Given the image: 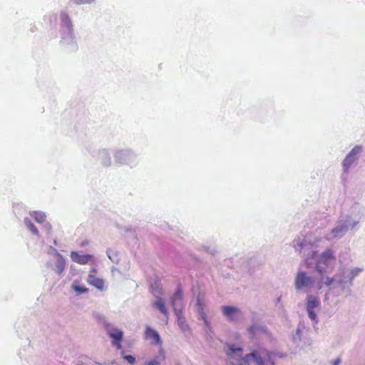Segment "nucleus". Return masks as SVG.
<instances>
[{
  "instance_id": "obj_1",
  "label": "nucleus",
  "mask_w": 365,
  "mask_h": 365,
  "mask_svg": "<svg viewBox=\"0 0 365 365\" xmlns=\"http://www.w3.org/2000/svg\"><path fill=\"white\" fill-rule=\"evenodd\" d=\"M336 261V257L334 255V252L331 249H327L324 252H323L316 262V270L319 274L323 275L324 273L327 272V269L332 265ZM334 279L327 277H324L322 276L320 281L319 282V289H321L322 284H325L327 286L331 285Z\"/></svg>"
},
{
  "instance_id": "obj_2",
  "label": "nucleus",
  "mask_w": 365,
  "mask_h": 365,
  "mask_svg": "<svg viewBox=\"0 0 365 365\" xmlns=\"http://www.w3.org/2000/svg\"><path fill=\"white\" fill-rule=\"evenodd\" d=\"M274 356V352L265 349H259L245 355L243 360L248 362L251 359H253L257 365H274L272 359Z\"/></svg>"
},
{
  "instance_id": "obj_3",
  "label": "nucleus",
  "mask_w": 365,
  "mask_h": 365,
  "mask_svg": "<svg viewBox=\"0 0 365 365\" xmlns=\"http://www.w3.org/2000/svg\"><path fill=\"white\" fill-rule=\"evenodd\" d=\"M314 282V279L307 276L306 272H299L297 273L295 278V287L297 289L310 287Z\"/></svg>"
},
{
  "instance_id": "obj_4",
  "label": "nucleus",
  "mask_w": 365,
  "mask_h": 365,
  "mask_svg": "<svg viewBox=\"0 0 365 365\" xmlns=\"http://www.w3.org/2000/svg\"><path fill=\"white\" fill-rule=\"evenodd\" d=\"M222 314L231 322H237L241 315L240 310L232 306H222Z\"/></svg>"
},
{
  "instance_id": "obj_5",
  "label": "nucleus",
  "mask_w": 365,
  "mask_h": 365,
  "mask_svg": "<svg viewBox=\"0 0 365 365\" xmlns=\"http://www.w3.org/2000/svg\"><path fill=\"white\" fill-rule=\"evenodd\" d=\"M320 305V302L318 297L309 296L307 298V309L309 314V318L312 321L317 320V314L314 312V309L319 308Z\"/></svg>"
},
{
  "instance_id": "obj_6",
  "label": "nucleus",
  "mask_w": 365,
  "mask_h": 365,
  "mask_svg": "<svg viewBox=\"0 0 365 365\" xmlns=\"http://www.w3.org/2000/svg\"><path fill=\"white\" fill-rule=\"evenodd\" d=\"M361 146L356 145L346 155L343 161L344 170L346 171L356 160V156L361 152Z\"/></svg>"
},
{
  "instance_id": "obj_7",
  "label": "nucleus",
  "mask_w": 365,
  "mask_h": 365,
  "mask_svg": "<svg viewBox=\"0 0 365 365\" xmlns=\"http://www.w3.org/2000/svg\"><path fill=\"white\" fill-rule=\"evenodd\" d=\"M108 335L112 339L113 345L118 349H120L122 348L121 341L123 336V331L118 329L114 328L108 331Z\"/></svg>"
},
{
  "instance_id": "obj_8",
  "label": "nucleus",
  "mask_w": 365,
  "mask_h": 365,
  "mask_svg": "<svg viewBox=\"0 0 365 365\" xmlns=\"http://www.w3.org/2000/svg\"><path fill=\"white\" fill-rule=\"evenodd\" d=\"M96 269H92L88 276L87 282L89 284L96 287L99 290L104 289V281L96 276Z\"/></svg>"
},
{
  "instance_id": "obj_9",
  "label": "nucleus",
  "mask_w": 365,
  "mask_h": 365,
  "mask_svg": "<svg viewBox=\"0 0 365 365\" xmlns=\"http://www.w3.org/2000/svg\"><path fill=\"white\" fill-rule=\"evenodd\" d=\"M145 338L150 340L153 344L159 345L161 344L159 334L149 326H147L145 328Z\"/></svg>"
},
{
  "instance_id": "obj_10",
  "label": "nucleus",
  "mask_w": 365,
  "mask_h": 365,
  "mask_svg": "<svg viewBox=\"0 0 365 365\" xmlns=\"http://www.w3.org/2000/svg\"><path fill=\"white\" fill-rule=\"evenodd\" d=\"M71 259L80 264H86L91 261L93 258V255H80L77 252H71Z\"/></svg>"
},
{
  "instance_id": "obj_11",
  "label": "nucleus",
  "mask_w": 365,
  "mask_h": 365,
  "mask_svg": "<svg viewBox=\"0 0 365 365\" xmlns=\"http://www.w3.org/2000/svg\"><path fill=\"white\" fill-rule=\"evenodd\" d=\"M183 297L182 289L180 287H178L174 293L172 299L171 304L175 311H177V305L178 302H182Z\"/></svg>"
},
{
  "instance_id": "obj_12",
  "label": "nucleus",
  "mask_w": 365,
  "mask_h": 365,
  "mask_svg": "<svg viewBox=\"0 0 365 365\" xmlns=\"http://www.w3.org/2000/svg\"><path fill=\"white\" fill-rule=\"evenodd\" d=\"M176 312L178 324L183 331H187L190 329L188 324L186 323L185 318L182 316V312L175 311Z\"/></svg>"
},
{
  "instance_id": "obj_13",
  "label": "nucleus",
  "mask_w": 365,
  "mask_h": 365,
  "mask_svg": "<svg viewBox=\"0 0 365 365\" xmlns=\"http://www.w3.org/2000/svg\"><path fill=\"white\" fill-rule=\"evenodd\" d=\"M153 306L155 307L160 312V313L165 315L166 318L168 317V311L163 299L158 298L156 299L153 303Z\"/></svg>"
},
{
  "instance_id": "obj_14",
  "label": "nucleus",
  "mask_w": 365,
  "mask_h": 365,
  "mask_svg": "<svg viewBox=\"0 0 365 365\" xmlns=\"http://www.w3.org/2000/svg\"><path fill=\"white\" fill-rule=\"evenodd\" d=\"M227 355L230 357H241L242 355V349L240 347L235 348L234 346H230L227 351Z\"/></svg>"
},
{
  "instance_id": "obj_15",
  "label": "nucleus",
  "mask_w": 365,
  "mask_h": 365,
  "mask_svg": "<svg viewBox=\"0 0 365 365\" xmlns=\"http://www.w3.org/2000/svg\"><path fill=\"white\" fill-rule=\"evenodd\" d=\"M347 228L344 225H341L339 227H336V228L333 229L331 230V238H335L339 236H341L344 234V232L346 231Z\"/></svg>"
},
{
  "instance_id": "obj_16",
  "label": "nucleus",
  "mask_w": 365,
  "mask_h": 365,
  "mask_svg": "<svg viewBox=\"0 0 365 365\" xmlns=\"http://www.w3.org/2000/svg\"><path fill=\"white\" fill-rule=\"evenodd\" d=\"M31 216L38 223H42L46 220V215L42 212L34 211Z\"/></svg>"
},
{
  "instance_id": "obj_17",
  "label": "nucleus",
  "mask_w": 365,
  "mask_h": 365,
  "mask_svg": "<svg viewBox=\"0 0 365 365\" xmlns=\"http://www.w3.org/2000/svg\"><path fill=\"white\" fill-rule=\"evenodd\" d=\"M24 223L25 225H26V227H28V229L34 234V235H38V229L35 227V225L32 223V222L31 221L30 219L29 218H25L24 220Z\"/></svg>"
},
{
  "instance_id": "obj_18",
  "label": "nucleus",
  "mask_w": 365,
  "mask_h": 365,
  "mask_svg": "<svg viewBox=\"0 0 365 365\" xmlns=\"http://www.w3.org/2000/svg\"><path fill=\"white\" fill-rule=\"evenodd\" d=\"M60 18L62 23L67 27L71 26V21L68 14L64 11L61 12Z\"/></svg>"
},
{
  "instance_id": "obj_19",
  "label": "nucleus",
  "mask_w": 365,
  "mask_h": 365,
  "mask_svg": "<svg viewBox=\"0 0 365 365\" xmlns=\"http://www.w3.org/2000/svg\"><path fill=\"white\" fill-rule=\"evenodd\" d=\"M72 288L73 289V290L75 292H76L78 294H83V293H86L88 292V289L83 287V286H81L80 284H78L76 282H75L73 285H72Z\"/></svg>"
},
{
  "instance_id": "obj_20",
  "label": "nucleus",
  "mask_w": 365,
  "mask_h": 365,
  "mask_svg": "<svg viewBox=\"0 0 365 365\" xmlns=\"http://www.w3.org/2000/svg\"><path fill=\"white\" fill-rule=\"evenodd\" d=\"M258 331H266V329L263 327H259L257 324H253L249 328V332L250 334H252L253 336H255Z\"/></svg>"
},
{
  "instance_id": "obj_21",
  "label": "nucleus",
  "mask_w": 365,
  "mask_h": 365,
  "mask_svg": "<svg viewBox=\"0 0 365 365\" xmlns=\"http://www.w3.org/2000/svg\"><path fill=\"white\" fill-rule=\"evenodd\" d=\"M65 268V262L63 259H59L56 262V272L58 274H61Z\"/></svg>"
},
{
  "instance_id": "obj_22",
  "label": "nucleus",
  "mask_w": 365,
  "mask_h": 365,
  "mask_svg": "<svg viewBox=\"0 0 365 365\" xmlns=\"http://www.w3.org/2000/svg\"><path fill=\"white\" fill-rule=\"evenodd\" d=\"M124 351L122 352L123 357L125 360H126L130 364H134L135 363V358L131 355H123Z\"/></svg>"
},
{
  "instance_id": "obj_23",
  "label": "nucleus",
  "mask_w": 365,
  "mask_h": 365,
  "mask_svg": "<svg viewBox=\"0 0 365 365\" xmlns=\"http://www.w3.org/2000/svg\"><path fill=\"white\" fill-rule=\"evenodd\" d=\"M95 0H71V1L76 5H81L85 4H91Z\"/></svg>"
},
{
  "instance_id": "obj_24",
  "label": "nucleus",
  "mask_w": 365,
  "mask_h": 365,
  "mask_svg": "<svg viewBox=\"0 0 365 365\" xmlns=\"http://www.w3.org/2000/svg\"><path fill=\"white\" fill-rule=\"evenodd\" d=\"M201 317H202V319L203 320L205 324L208 327L209 326V322H208V320L207 319V316H206V314L203 312H202L201 313Z\"/></svg>"
},
{
  "instance_id": "obj_25",
  "label": "nucleus",
  "mask_w": 365,
  "mask_h": 365,
  "mask_svg": "<svg viewBox=\"0 0 365 365\" xmlns=\"http://www.w3.org/2000/svg\"><path fill=\"white\" fill-rule=\"evenodd\" d=\"M160 363L156 359H152L148 362H146L145 365H159Z\"/></svg>"
},
{
  "instance_id": "obj_26",
  "label": "nucleus",
  "mask_w": 365,
  "mask_h": 365,
  "mask_svg": "<svg viewBox=\"0 0 365 365\" xmlns=\"http://www.w3.org/2000/svg\"><path fill=\"white\" fill-rule=\"evenodd\" d=\"M340 362H341V359L339 357H338L331 361V364L332 365H339L340 364Z\"/></svg>"
},
{
  "instance_id": "obj_27",
  "label": "nucleus",
  "mask_w": 365,
  "mask_h": 365,
  "mask_svg": "<svg viewBox=\"0 0 365 365\" xmlns=\"http://www.w3.org/2000/svg\"><path fill=\"white\" fill-rule=\"evenodd\" d=\"M306 262H307V267H308V266H309V259H307Z\"/></svg>"
},
{
  "instance_id": "obj_28",
  "label": "nucleus",
  "mask_w": 365,
  "mask_h": 365,
  "mask_svg": "<svg viewBox=\"0 0 365 365\" xmlns=\"http://www.w3.org/2000/svg\"><path fill=\"white\" fill-rule=\"evenodd\" d=\"M178 365H179V364H178Z\"/></svg>"
}]
</instances>
